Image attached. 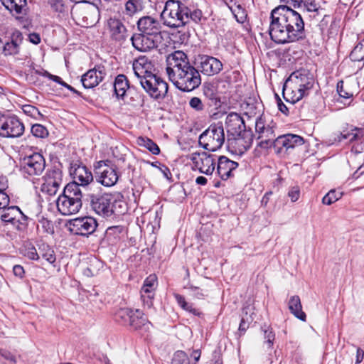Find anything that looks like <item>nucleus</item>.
<instances>
[{
    "label": "nucleus",
    "instance_id": "f257e3e1",
    "mask_svg": "<svg viewBox=\"0 0 364 364\" xmlns=\"http://www.w3.org/2000/svg\"><path fill=\"white\" fill-rule=\"evenodd\" d=\"M269 33L277 44H286L305 38L304 22L301 15L287 5L272 10Z\"/></svg>",
    "mask_w": 364,
    "mask_h": 364
},
{
    "label": "nucleus",
    "instance_id": "f03ea898",
    "mask_svg": "<svg viewBox=\"0 0 364 364\" xmlns=\"http://www.w3.org/2000/svg\"><path fill=\"white\" fill-rule=\"evenodd\" d=\"M166 62L168 78L178 90L191 92L201 84L199 70L190 63L184 52L174 51L168 55Z\"/></svg>",
    "mask_w": 364,
    "mask_h": 364
},
{
    "label": "nucleus",
    "instance_id": "7ed1b4c3",
    "mask_svg": "<svg viewBox=\"0 0 364 364\" xmlns=\"http://www.w3.org/2000/svg\"><path fill=\"white\" fill-rule=\"evenodd\" d=\"M160 17L164 26L177 28L191 22L199 23L203 18V13L200 9L188 7L181 0H168Z\"/></svg>",
    "mask_w": 364,
    "mask_h": 364
},
{
    "label": "nucleus",
    "instance_id": "20e7f679",
    "mask_svg": "<svg viewBox=\"0 0 364 364\" xmlns=\"http://www.w3.org/2000/svg\"><path fill=\"white\" fill-rule=\"evenodd\" d=\"M86 200L95 213L104 218L121 215L127 210L124 200L108 193H88L86 196Z\"/></svg>",
    "mask_w": 364,
    "mask_h": 364
},
{
    "label": "nucleus",
    "instance_id": "39448f33",
    "mask_svg": "<svg viewBox=\"0 0 364 364\" xmlns=\"http://www.w3.org/2000/svg\"><path fill=\"white\" fill-rule=\"evenodd\" d=\"M228 141L233 139L241 153L250 148L254 134L250 128L247 129L243 118L236 112L229 113L225 119Z\"/></svg>",
    "mask_w": 364,
    "mask_h": 364
},
{
    "label": "nucleus",
    "instance_id": "423d86ee",
    "mask_svg": "<svg viewBox=\"0 0 364 364\" xmlns=\"http://www.w3.org/2000/svg\"><path fill=\"white\" fill-rule=\"evenodd\" d=\"M82 193L77 183H69L56 200V206L63 215L76 214L82 208Z\"/></svg>",
    "mask_w": 364,
    "mask_h": 364
},
{
    "label": "nucleus",
    "instance_id": "0eeeda50",
    "mask_svg": "<svg viewBox=\"0 0 364 364\" xmlns=\"http://www.w3.org/2000/svg\"><path fill=\"white\" fill-rule=\"evenodd\" d=\"M225 141L224 128L221 123L213 124L199 136V144L205 149L215 151Z\"/></svg>",
    "mask_w": 364,
    "mask_h": 364
},
{
    "label": "nucleus",
    "instance_id": "6e6552de",
    "mask_svg": "<svg viewBox=\"0 0 364 364\" xmlns=\"http://www.w3.org/2000/svg\"><path fill=\"white\" fill-rule=\"evenodd\" d=\"M114 320L122 325L129 326L134 330H139L150 324L141 311L129 308L118 309L114 314Z\"/></svg>",
    "mask_w": 364,
    "mask_h": 364
},
{
    "label": "nucleus",
    "instance_id": "1a4fd4ad",
    "mask_svg": "<svg viewBox=\"0 0 364 364\" xmlns=\"http://www.w3.org/2000/svg\"><path fill=\"white\" fill-rule=\"evenodd\" d=\"M139 83L149 97L155 100H163L168 97V83L156 75L141 78Z\"/></svg>",
    "mask_w": 364,
    "mask_h": 364
},
{
    "label": "nucleus",
    "instance_id": "9d476101",
    "mask_svg": "<svg viewBox=\"0 0 364 364\" xmlns=\"http://www.w3.org/2000/svg\"><path fill=\"white\" fill-rule=\"evenodd\" d=\"M95 175L97 182L106 187L114 186L119 180L117 167L109 160L95 164Z\"/></svg>",
    "mask_w": 364,
    "mask_h": 364
},
{
    "label": "nucleus",
    "instance_id": "9b49d317",
    "mask_svg": "<svg viewBox=\"0 0 364 364\" xmlns=\"http://www.w3.org/2000/svg\"><path fill=\"white\" fill-rule=\"evenodd\" d=\"M46 168V160L40 153L24 156L20 162V171L24 178L40 176Z\"/></svg>",
    "mask_w": 364,
    "mask_h": 364
},
{
    "label": "nucleus",
    "instance_id": "f8f14e48",
    "mask_svg": "<svg viewBox=\"0 0 364 364\" xmlns=\"http://www.w3.org/2000/svg\"><path fill=\"white\" fill-rule=\"evenodd\" d=\"M274 124L273 120H269L264 114L258 117L255 122V132L257 139H260L258 146L261 148H267L272 146L274 139Z\"/></svg>",
    "mask_w": 364,
    "mask_h": 364
},
{
    "label": "nucleus",
    "instance_id": "ddd939ff",
    "mask_svg": "<svg viewBox=\"0 0 364 364\" xmlns=\"http://www.w3.org/2000/svg\"><path fill=\"white\" fill-rule=\"evenodd\" d=\"M0 218L6 224H11L18 231H24L28 226V217L18 206H6L0 210Z\"/></svg>",
    "mask_w": 364,
    "mask_h": 364
},
{
    "label": "nucleus",
    "instance_id": "4468645a",
    "mask_svg": "<svg viewBox=\"0 0 364 364\" xmlns=\"http://www.w3.org/2000/svg\"><path fill=\"white\" fill-rule=\"evenodd\" d=\"M63 173L59 166H54L48 168L43 177L41 191L48 196L55 195L63 183Z\"/></svg>",
    "mask_w": 364,
    "mask_h": 364
},
{
    "label": "nucleus",
    "instance_id": "2eb2a0df",
    "mask_svg": "<svg viewBox=\"0 0 364 364\" xmlns=\"http://www.w3.org/2000/svg\"><path fill=\"white\" fill-rule=\"evenodd\" d=\"M190 159L194 167L201 173L208 176L215 171L216 164V155L215 154H208L205 151L193 152Z\"/></svg>",
    "mask_w": 364,
    "mask_h": 364
},
{
    "label": "nucleus",
    "instance_id": "dca6fc26",
    "mask_svg": "<svg viewBox=\"0 0 364 364\" xmlns=\"http://www.w3.org/2000/svg\"><path fill=\"white\" fill-rule=\"evenodd\" d=\"M97 227V220L92 217H82L73 219L69 223V230L75 235L88 236Z\"/></svg>",
    "mask_w": 364,
    "mask_h": 364
},
{
    "label": "nucleus",
    "instance_id": "f3484780",
    "mask_svg": "<svg viewBox=\"0 0 364 364\" xmlns=\"http://www.w3.org/2000/svg\"><path fill=\"white\" fill-rule=\"evenodd\" d=\"M136 24L139 33L164 40L161 33L162 27L157 19L150 16H145L140 18Z\"/></svg>",
    "mask_w": 364,
    "mask_h": 364
},
{
    "label": "nucleus",
    "instance_id": "a211bd4d",
    "mask_svg": "<svg viewBox=\"0 0 364 364\" xmlns=\"http://www.w3.org/2000/svg\"><path fill=\"white\" fill-rule=\"evenodd\" d=\"M24 129L23 124L16 116H6L0 131V136L19 137L23 134Z\"/></svg>",
    "mask_w": 364,
    "mask_h": 364
},
{
    "label": "nucleus",
    "instance_id": "6ab92c4d",
    "mask_svg": "<svg viewBox=\"0 0 364 364\" xmlns=\"http://www.w3.org/2000/svg\"><path fill=\"white\" fill-rule=\"evenodd\" d=\"M198 68L205 75L213 76L218 74L223 70V63L218 58L207 55H199L197 58Z\"/></svg>",
    "mask_w": 364,
    "mask_h": 364
},
{
    "label": "nucleus",
    "instance_id": "aec40b11",
    "mask_svg": "<svg viewBox=\"0 0 364 364\" xmlns=\"http://www.w3.org/2000/svg\"><path fill=\"white\" fill-rule=\"evenodd\" d=\"M133 47L140 52H147L155 49L162 43L161 40L141 33H134L130 38Z\"/></svg>",
    "mask_w": 364,
    "mask_h": 364
},
{
    "label": "nucleus",
    "instance_id": "412c9836",
    "mask_svg": "<svg viewBox=\"0 0 364 364\" xmlns=\"http://www.w3.org/2000/svg\"><path fill=\"white\" fill-rule=\"evenodd\" d=\"M70 173L74 179L73 183H77L79 188L86 186L93 181L92 172L79 161L70 164Z\"/></svg>",
    "mask_w": 364,
    "mask_h": 364
},
{
    "label": "nucleus",
    "instance_id": "4be33fe9",
    "mask_svg": "<svg viewBox=\"0 0 364 364\" xmlns=\"http://www.w3.org/2000/svg\"><path fill=\"white\" fill-rule=\"evenodd\" d=\"M304 143L303 137L293 134L282 135L276 138L272 144L277 153H281L283 149L288 151Z\"/></svg>",
    "mask_w": 364,
    "mask_h": 364
},
{
    "label": "nucleus",
    "instance_id": "5701e85b",
    "mask_svg": "<svg viewBox=\"0 0 364 364\" xmlns=\"http://www.w3.org/2000/svg\"><path fill=\"white\" fill-rule=\"evenodd\" d=\"M106 75L104 66L96 65L93 69L89 70L81 77V82L85 89H91L97 86Z\"/></svg>",
    "mask_w": 364,
    "mask_h": 364
},
{
    "label": "nucleus",
    "instance_id": "b1692460",
    "mask_svg": "<svg viewBox=\"0 0 364 364\" xmlns=\"http://www.w3.org/2000/svg\"><path fill=\"white\" fill-rule=\"evenodd\" d=\"M153 67L151 61L146 56H139L132 64L134 73L139 82L141 81V78L154 75L151 72Z\"/></svg>",
    "mask_w": 364,
    "mask_h": 364
},
{
    "label": "nucleus",
    "instance_id": "393cba45",
    "mask_svg": "<svg viewBox=\"0 0 364 364\" xmlns=\"http://www.w3.org/2000/svg\"><path fill=\"white\" fill-rule=\"evenodd\" d=\"M286 81L296 87L306 85L307 89H312L314 84L312 75L306 70H299L292 73Z\"/></svg>",
    "mask_w": 364,
    "mask_h": 364
},
{
    "label": "nucleus",
    "instance_id": "a878e982",
    "mask_svg": "<svg viewBox=\"0 0 364 364\" xmlns=\"http://www.w3.org/2000/svg\"><path fill=\"white\" fill-rule=\"evenodd\" d=\"M238 167V164L225 156L218 159L217 173L222 180H228L232 176V171Z\"/></svg>",
    "mask_w": 364,
    "mask_h": 364
},
{
    "label": "nucleus",
    "instance_id": "bb28decb",
    "mask_svg": "<svg viewBox=\"0 0 364 364\" xmlns=\"http://www.w3.org/2000/svg\"><path fill=\"white\" fill-rule=\"evenodd\" d=\"M108 26L111 33V37L116 41L123 42L129 36L128 31L123 23L117 18H109Z\"/></svg>",
    "mask_w": 364,
    "mask_h": 364
},
{
    "label": "nucleus",
    "instance_id": "cd10ccee",
    "mask_svg": "<svg viewBox=\"0 0 364 364\" xmlns=\"http://www.w3.org/2000/svg\"><path fill=\"white\" fill-rule=\"evenodd\" d=\"M282 95L286 102L292 105L304 97V91L299 90V87H296L293 84L288 83L287 81L284 84Z\"/></svg>",
    "mask_w": 364,
    "mask_h": 364
},
{
    "label": "nucleus",
    "instance_id": "c85d7f7f",
    "mask_svg": "<svg viewBox=\"0 0 364 364\" xmlns=\"http://www.w3.org/2000/svg\"><path fill=\"white\" fill-rule=\"evenodd\" d=\"M22 33L18 31L14 32L11 41L4 42L2 54L6 56L18 53L19 46L22 43Z\"/></svg>",
    "mask_w": 364,
    "mask_h": 364
},
{
    "label": "nucleus",
    "instance_id": "c756f323",
    "mask_svg": "<svg viewBox=\"0 0 364 364\" xmlns=\"http://www.w3.org/2000/svg\"><path fill=\"white\" fill-rule=\"evenodd\" d=\"M126 235V229L122 225H114L107 228L105 234V240L111 245L119 242Z\"/></svg>",
    "mask_w": 364,
    "mask_h": 364
},
{
    "label": "nucleus",
    "instance_id": "7c9ffc66",
    "mask_svg": "<svg viewBox=\"0 0 364 364\" xmlns=\"http://www.w3.org/2000/svg\"><path fill=\"white\" fill-rule=\"evenodd\" d=\"M113 87L117 97L123 100L131 85L125 75L119 74L115 77Z\"/></svg>",
    "mask_w": 364,
    "mask_h": 364
},
{
    "label": "nucleus",
    "instance_id": "2f4dec72",
    "mask_svg": "<svg viewBox=\"0 0 364 364\" xmlns=\"http://www.w3.org/2000/svg\"><path fill=\"white\" fill-rule=\"evenodd\" d=\"M0 1L13 16L22 14L27 6L26 0H0Z\"/></svg>",
    "mask_w": 364,
    "mask_h": 364
},
{
    "label": "nucleus",
    "instance_id": "473e14b6",
    "mask_svg": "<svg viewBox=\"0 0 364 364\" xmlns=\"http://www.w3.org/2000/svg\"><path fill=\"white\" fill-rule=\"evenodd\" d=\"M289 309L290 312L297 318L302 321L306 319V314L302 311L301 299L299 296L294 295L290 297L289 303Z\"/></svg>",
    "mask_w": 364,
    "mask_h": 364
},
{
    "label": "nucleus",
    "instance_id": "72a5a7b5",
    "mask_svg": "<svg viewBox=\"0 0 364 364\" xmlns=\"http://www.w3.org/2000/svg\"><path fill=\"white\" fill-rule=\"evenodd\" d=\"M174 297L178 304L183 310L198 317H200L203 315V313L200 311V309L195 308L193 304L187 302L183 296L178 294H175Z\"/></svg>",
    "mask_w": 364,
    "mask_h": 364
},
{
    "label": "nucleus",
    "instance_id": "f704fd0d",
    "mask_svg": "<svg viewBox=\"0 0 364 364\" xmlns=\"http://www.w3.org/2000/svg\"><path fill=\"white\" fill-rule=\"evenodd\" d=\"M127 96L129 97L130 103L133 106H142L144 100V95L136 89V87L134 85H131L127 92L126 93Z\"/></svg>",
    "mask_w": 364,
    "mask_h": 364
},
{
    "label": "nucleus",
    "instance_id": "c9c22d12",
    "mask_svg": "<svg viewBox=\"0 0 364 364\" xmlns=\"http://www.w3.org/2000/svg\"><path fill=\"white\" fill-rule=\"evenodd\" d=\"M102 266V263L100 260L94 258L90 261L89 266L83 269L82 274L87 277H95Z\"/></svg>",
    "mask_w": 364,
    "mask_h": 364
},
{
    "label": "nucleus",
    "instance_id": "e433bc0d",
    "mask_svg": "<svg viewBox=\"0 0 364 364\" xmlns=\"http://www.w3.org/2000/svg\"><path fill=\"white\" fill-rule=\"evenodd\" d=\"M39 252L41 257L50 264H53L56 260L54 250L46 244L39 245Z\"/></svg>",
    "mask_w": 364,
    "mask_h": 364
},
{
    "label": "nucleus",
    "instance_id": "4c0bfd02",
    "mask_svg": "<svg viewBox=\"0 0 364 364\" xmlns=\"http://www.w3.org/2000/svg\"><path fill=\"white\" fill-rule=\"evenodd\" d=\"M137 141L140 146H144L151 154L154 155L159 154L160 149L159 146L153 140L146 137L140 136L138 138Z\"/></svg>",
    "mask_w": 364,
    "mask_h": 364
},
{
    "label": "nucleus",
    "instance_id": "58836bf2",
    "mask_svg": "<svg viewBox=\"0 0 364 364\" xmlns=\"http://www.w3.org/2000/svg\"><path fill=\"white\" fill-rule=\"evenodd\" d=\"M298 8L305 12H309L313 14V17H316L318 14L320 6L316 3L315 1L304 0L302 1L301 5L298 6Z\"/></svg>",
    "mask_w": 364,
    "mask_h": 364
},
{
    "label": "nucleus",
    "instance_id": "ea45409f",
    "mask_svg": "<svg viewBox=\"0 0 364 364\" xmlns=\"http://www.w3.org/2000/svg\"><path fill=\"white\" fill-rule=\"evenodd\" d=\"M142 9L143 2L141 0H128L125 4L126 14L129 16H133Z\"/></svg>",
    "mask_w": 364,
    "mask_h": 364
},
{
    "label": "nucleus",
    "instance_id": "a19ab883",
    "mask_svg": "<svg viewBox=\"0 0 364 364\" xmlns=\"http://www.w3.org/2000/svg\"><path fill=\"white\" fill-rule=\"evenodd\" d=\"M189 107L195 112L198 113H203L206 110L205 103L198 97H193L189 100Z\"/></svg>",
    "mask_w": 364,
    "mask_h": 364
},
{
    "label": "nucleus",
    "instance_id": "79ce46f5",
    "mask_svg": "<svg viewBox=\"0 0 364 364\" xmlns=\"http://www.w3.org/2000/svg\"><path fill=\"white\" fill-rule=\"evenodd\" d=\"M184 288L189 290L191 295L197 299H204L208 295L207 290L202 289L191 284H188Z\"/></svg>",
    "mask_w": 364,
    "mask_h": 364
},
{
    "label": "nucleus",
    "instance_id": "37998d69",
    "mask_svg": "<svg viewBox=\"0 0 364 364\" xmlns=\"http://www.w3.org/2000/svg\"><path fill=\"white\" fill-rule=\"evenodd\" d=\"M261 102L257 101L254 102L253 100L250 99L245 105V114L248 115L249 117L255 116L257 113V109L259 108Z\"/></svg>",
    "mask_w": 364,
    "mask_h": 364
},
{
    "label": "nucleus",
    "instance_id": "c03bdc74",
    "mask_svg": "<svg viewBox=\"0 0 364 364\" xmlns=\"http://www.w3.org/2000/svg\"><path fill=\"white\" fill-rule=\"evenodd\" d=\"M31 132L32 134L36 138L45 139L49 134L47 128L40 124H35L32 125Z\"/></svg>",
    "mask_w": 364,
    "mask_h": 364
},
{
    "label": "nucleus",
    "instance_id": "a18cd8bd",
    "mask_svg": "<svg viewBox=\"0 0 364 364\" xmlns=\"http://www.w3.org/2000/svg\"><path fill=\"white\" fill-rule=\"evenodd\" d=\"M156 284V277L155 275H150L148 277L142 286L141 291V292L145 293H151L154 292L155 287Z\"/></svg>",
    "mask_w": 364,
    "mask_h": 364
},
{
    "label": "nucleus",
    "instance_id": "49530a36",
    "mask_svg": "<svg viewBox=\"0 0 364 364\" xmlns=\"http://www.w3.org/2000/svg\"><path fill=\"white\" fill-rule=\"evenodd\" d=\"M341 196V193L336 192L335 190H331L323 197L322 203L324 205H330L339 200Z\"/></svg>",
    "mask_w": 364,
    "mask_h": 364
},
{
    "label": "nucleus",
    "instance_id": "de8ad7c7",
    "mask_svg": "<svg viewBox=\"0 0 364 364\" xmlns=\"http://www.w3.org/2000/svg\"><path fill=\"white\" fill-rule=\"evenodd\" d=\"M231 10L238 23H243L246 21L247 16V11L241 5H237Z\"/></svg>",
    "mask_w": 364,
    "mask_h": 364
},
{
    "label": "nucleus",
    "instance_id": "09e8293b",
    "mask_svg": "<svg viewBox=\"0 0 364 364\" xmlns=\"http://www.w3.org/2000/svg\"><path fill=\"white\" fill-rule=\"evenodd\" d=\"M171 364H190V361L184 351L177 350L173 355Z\"/></svg>",
    "mask_w": 364,
    "mask_h": 364
},
{
    "label": "nucleus",
    "instance_id": "8fccbe9b",
    "mask_svg": "<svg viewBox=\"0 0 364 364\" xmlns=\"http://www.w3.org/2000/svg\"><path fill=\"white\" fill-rule=\"evenodd\" d=\"M363 50L362 46H356L350 54V58L353 61L360 62L363 61L364 65V55H363Z\"/></svg>",
    "mask_w": 364,
    "mask_h": 364
},
{
    "label": "nucleus",
    "instance_id": "3c124183",
    "mask_svg": "<svg viewBox=\"0 0 364 364\" xmlns=\"http://www.w3.org/2000/svg\"><path fill=\"white\" fill-rule=\"evenodd\" d=\"M48 4L52 10L57 13H63L65 11L64 0H47Z\"/></svg>",
    "mask_w": 364,
    "mask_h": 364
},
{
    "label": "nucleus",
    "instance_id": "603ef678",
    "mask_svg": "<svg viewBox=\"0 0 364 364\" xmlns=\"http://www.w3.org/2000/svg\"><path fill=\"white\" fill-rule=\"evenodd\" d=\"M23 255L32 260H38L39 259V255L36 247L31 245L25 247Z\"/></svg>",
    "mask_w": 364,
    "mask_h": 364
},
{
    "label": "nucleus",
    "instance_id": "864d4df0",
    "mask_svg": "<svg viewBox=\"0 0 364 364\" xmlns=\"http://www.w3.org/2000/svg\"><path fill=\"white\" fill-rule=\"evenodd\" d=\"M141 299L143 302L144 306H147V308H151L153 305V299L154 297V292L151 293H145L141 292Z\"/></svg>",
    "mask_w": 364,
    "mask_h": 364
},
{
    "label": "nucleus",
    "instance_id": "5fc2aeb1",
    "mask_svg": "<svg viewBox=\"0 0 364 364\" xmlns=\"http://www.w3.org/2000/svg\"><path fill=\"white\" fill-rule=\"evenodd\" d=\"M264 337L265 339V343L268 345V348H272L275 338V334L272 329L268 328L267 329L264 330Z\"/></svg>",
    "mask_w": 364,
    "mask_h": 364
},
{
    "label": "nucleus",
    "instance_id": "6e6d98bb",
    "mask_svg": "<svg viewBox=\"0 0 364 364\" xmlns=\"http://www.w3.org/2000/svg\"><path fill=\"white\" fill-rule=\"evenodd\" d=\"M336 88L337 92L341 97L349 99L353 97V93L348 92L344 89V82L343 80L338 82Z\"/></svg>",
    "mask_w": 364,
    "mask_h": 364
},
{
    "label": "nucleus",
    "instance_id": "4d7b16f0",
    "mask_svg": "<svg viewBox=\"0 0 364 364\" xmlns=\"http://www.w3.org/2000/svg\"><path fill=\"white\" fill-rule=\"evenodd\" d=\"M0 355L6 360L9 364H16V358L10 351L5 349H0Z\"/></svg>",
    "mask_w": 364,
    "mask_h": 364
},
{
    "label": "nucleus",
    "instance_id": "13d9d810",
    "mask_svg": "<svg viewBox=\"0 0 364 364\" xmlns=\"http://www.w3.org/2000/svg\"><path fill=\"white\" fill-rule=\"evenodd\" d=\"M352 133L351 130L350 131H343V132L339 133L334 139L335 141L341 142L344 140H348L350 142L353 141V139H352Z\"/></svg>",
    "mask_w": 364,
    "mask_h": 364
},
{
    "label": "nucleus",
    "instance_id": "bf43d9fd",
    "mask_svg": "<svg viewBox=\"0 0 364 364\" xmlns=\"http://www.w3.org/2000/svg\"><path fill=\"white\" fill-rule=\"evenodd\" d=\"M288 196L291 202H296L300 197V188L298 186H292L288 191Z\"/></svg>",
    "mask_w": 364,
    "mask_h": 364
},
{
    "label": "nucleus",
    "instance_id": "052dcab7",
    "mask_svg": "<svg viewBox=\"0 0 364 364\" xmlns=\"http://www.w3.org/2000/svg\"><path fill=\"white\" fill-rule=\"evenodd\" d=\"M39 222L46 232L49 234L54 232V229L51 221L46 218H42Z\"/></svg>",
    "mask_w": 364,
    "mask_h": 364
},
{
    "label": "nucleus",
    "instance_id": "680f3d73",
    "mask_svg": "<svg viewBox=\"0 0 364 364\" xmlns=\"http://www.w3.org/2000/svg\"><path fill=\"white\" fill-rule=\"evenodd\" d=\"M352 133V139L353 141H356L360 139L363 136H364V129H359L357 127L351 128Z\"/></svg>",
    "mask_w": 364,
    "mask_h": 364
},
{
    "label": "nucleus",
    "instance_id": "e2e57ef3",
    "mask_svg": "<svg viewBox=\"0 0 364 364\" xmlns=\"http://www.w3.org/2000/svg\"><path fill=\"white\" fill-rule=\"evenodd\" d=\"M275 95H276V97H277V107H278L279 110L282 113L285 114L286 116H288L289 114L288 107L282 101V100L279 98V95L277 94H276Z\"/></svg>",
    "mask_w": 364,
    "mask_h": 364
},
{
    "label": "nucleus",
    "instance_id": "0e129e2a",
    "mask_svg": "<svg viewBox=\"0 0 364 364\" xmlns=\"http://www.w3.org/2000/svg\"><path fill=\"white\" fill-rule=\"evenodd\" d=\"M159 169L161 171V172L163 173L164 176L168 181H172V175L170 171V169L168 167H167L166 165H160L159 166Z\"/></svg>",
    "mask_w": 364,
    "mask_h": 364
},
{
    "label": "nucleus",
    "instance_id": "69168bd1",
    "mask_svg": "<svg viewBox=\"0 0 364 364\" xmlns=\"http://www.w3.org/2000/svg\"><path fill=\"white\" fill-rule=\"evenodd\" d=\"M10 202L9 196L5 192H0V210L8 206Z\"/></svg>",
    "mask_w": 364,
    "mask_h": 364
},
{
    "label": "nucleus",
    "instance_id": "338daca9",
    "mask_svg": "<svg viewBox=\"0 0 364 364\" xmlns=\"http://www.w3.org/2000/svg\"><path fill=\"white\" fill-rule=\"evenodd\" d=\"M13 272L15 276L18 277L20 278H23L25 274V271L23 267L21 265L16 264L13 267Z\"/></svg>",
    "mask_w": 364,
    "mask_h": 364
},
{
    "label": "nucleus",
    "instance_id": "774afa93",
    "mask_svg": "<svg viewBox=\"0 0 364 364\" xmlns=\"http://www.w3.org/2000/svg\"><path fill=\"white\" fill-rule=\"evenodd\" d=\"M23 109L25 113L30 114L31 115H33L35 114H40V112L38 109V108L32 105H25Z\"/></svg>",
    "mask_w": 364,
    "mask_h": 364
}]
</instances>
